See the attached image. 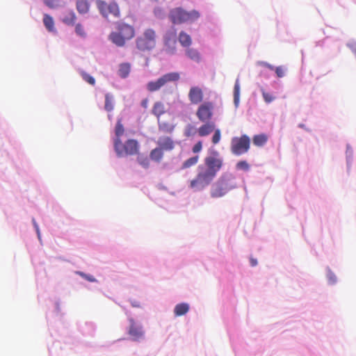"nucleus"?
I'll use <instances>...</instances> for the list:
<instances>
[{
	"mask_svg": "<svg viewBox=\"0 0 356 356\" xmlns=\"http://www.w3.org/2000/svg\"><path fill=\"white\" fill-rule=\"evenodd\" d=\"M223 164L216 153L204 159V165H199L195 177L190 181L189 187L193 191H201L208 186L216 177Z\"/></svg>",
	"mask_w": 356,
	"mask_h": 356,
	"instance_id": "1",
	"label": "nucleus"
},
{
	"mask_svg": "<svg viewBox=\"0 0 356 356\" xmlns=\"http://www.w3.org/2000/svg\"><path fill=\"white\" fill-rule=\"evenodd\" d=\"M236 187L234 177L231 174H223L212 184L210 195L213 198L222 197Z\"/></svg>",
	"mask_w": 356,
	"mask_h": 356,
	"instance_id": "2",
	"label": "nucleus"
},
{
	"mask_svg": "<svg viewBox=\"0 0 356 356\" xmlns=\"http://www.w3.org/2000/svg\"><path fill=\"white\" fill-rule=\"evenodd\" d=\"M115 31L110 33L109 40L118 47H123L126 42L135 36V29L133 26L124 22H117Z\"/></svg>",
	"mask_w": 356,
	"mask_h": 356,
	"instance_id": "3",
	"label": "nucleus"
},
{
	"mask_svg": "<svg viewBox=\"0 0 356 356\" xmlns=\"http://www.w3.org/2000/svg\"><path fill=\"white\" fill-rule=\"evenodd\" d=\"M157 34L152 28L145 29L136 39V47L139 51L146 52L153 50L156 45Z\"/></svg>",
	"mask_w": 356,
	"mask_h": 356,
	"instance_id": "4",
	"label": "nucleus"
},
{
	"mask_svg": "<svg viewBox=\"0 0 356 356\" xmlns=\"http://www.w3.org/2000/svg\"><path fill=\"white\" fill-rule=\"evenodd\" d=\"M200 17V13L197 10L187 12L181 8L172 9L169 13V18L172 24H180L188 22H193Z\"/></svg>",
	"mask_w": 356,
	"mask_h": 356,
	"instance_id": "5",
	"label": "nucleus"
},
{
	"mask_svg": "<svg viewBox=\"0 0 356 356\" xmlns=\"http://www.w3.org/2000/svg\"><path fill=\"white\" fill-rule=\"evenodd\" d=\"M114 149L120 157L135 155L138 153L139 144L135 139H128L124 143L121 139H114Z\"/></svg>",
	"mask_w": 356,
	"mask_h": 356,
	"instance_id": "6",
	"label": "nucleus"
},
{
	"mask_svg": "<svg viewBox=\"0 0 356 356\" xmlns=\"http://www.w3.org/2000/svg\"><path fill=\"white\" fill-rule=\"evenodd\" d=\"M180 79V75L178 72H170L163 74L158 79L149 81L147 84V89L148 91L153 92L159 90L162 87L165 86L169 82H175Z\"/></svg>",
	"mask_w": 356,
	"mask_h": 356,
	"instance_id": "7",
	"label": "nucleus"
},
{
	"mask_svg": "<svg viewBox=\"0 0 356 356\" xmlns=\"http://www.w3.org/2000/svg\"><path fill=\"white\" fill-rule=\"evenodd\" d=\"M250 139L247 135H242L241 137H234L231 142V151L234 155H241L250 149Z\"/></svg>",
	"mask_w": 356,
	"mask_h": 356,
	"instance_id": "8",
	"label": "nucleus"
},
{
	"mask_svg": "<svg viewBox=\"0 0 356 356\" xmlns=\"http://www.w3.org/2000/svg\"><path fill=\"white\" fill-rule=\"evenodd\" d=\"M96 4L99 11L104 17H108L109 15L120 17V11L116 3L111 2L108 3L104 1L97 0Z\"/></svg>",
	"mask_w": 356,
	"mask_h": 356,
	"instance_id": "9",
	"label": "nucleus"
},
{
	"mask_svg": "<svg viewBox=\"0 0 356 356\" xmlns=\"http://www.w3.org/2000/svg\"><path fill=\"white\" fill-rule=\"evenodd\" d=\"M213 109L214 105L211 102H204L198 106L195 114L200 122H209L213 118Z\"/></svg>",
	"mask_w": 356,
	"mask_h": 356,
	"instance_id": "10",
	"label": "nucleus"
},
{
	"mask_svg": "<svg viewBox=\"0 0 356 356\" xmlns=\"http://www.w3.org/2000/svg\"><path fill=\"white\" fill-rule=\"evenodd\" d=\"M165 50L168 53L174 54L177 44V31L175 28L166 31L163 35Z\"/></svg>",
	"mask_w": 356,
	"mask_h": 356,
	"instance_id": "11",
	"label": "nucleus"
},
{
	"mask_svg": "<svg viewBox=\"0 0 356 356\" xmlns=\"http://www.w3.org/2000/svg\"><path fill=\"white\" fill-rule=\"evenodd\" d=\"M130 326L128 330L129 336L134 341H138L144 336V332L141 325L136 323L134 319L129 320Z\"/></svg>",
	"mask_w": 356,
	"mask_h": 356,
	"instance_id": "12",
	"label": "nucleus"
},
{
	"mask_svg": "<svg viewBox=\"0 0 356 356\" xmlns=\"http://www.w3.org/2000/svg\"><path fill=\"white\" fill-rule=\"evenodd\" d=\"M204 93L202 88L198 86H193L188 92V99L191 104H197L202 102Z\"/></svg>",
	"mask_w": 356,
	"mask_h": 356,
	"instance_id": "13",
	"label": "nucleus"
},
{
	"mask_svg": "<svg viewBox=\"0 0 356 356\" xmlns=\"http://www.w3.org/2000/svg\"><path fill=\"white\" fill-rule=\"evenodd\" d=\"M158 147L163 151H171L175 147V143L171 138L168 136H161L159 138L157 142Z\"/></svg>",
	"mask_w": 356,
	"mask_h": 356,
	"instance_id": "14",
	"label": "nucleus"
},
{
	"mask_svg": "<svg viewBox=\"0 0 356 356\" xmlns=\"http://www.w3.org/2000/svg\"><path fill=\"white\" fill-rule=\"evenodd\" d=\"M215 127L213 122H205L197 129V132L200 137L207 136L215 130Z\"/></svg>",
	"mask_w": 356,
	"mask_h": 356,
	"instance_id": "15",
	"label": "nucleus"
},
{
	"mask_svg": "<svg viewBox=\"0 0 356 356\" xmlns=\"http://www.w3.org/2000/svg\"><path fill=\"white\" fill-rule=\"evenodd\" d=\"M166 109L165 105L161 102H156L154 104L152 113L155 115L157 118V120L160 119L161 116L165 113Z\"/></svg>",
	"mask_w": 356,
	"mask_h": 356,
	"instance_id": "16",
	"label": "nucleus"
},
{
	"mask_svg": "<svg viewBox=\"0 0 356 356\" xmlns=\"http://www.w3.org/2000/svg\"><path fill=\"white\" fill-rule=\"evenodd\" d=\"M43 24L47 30L49 32L55 33L56 29L55 28L54 20L51 16L48 14H44L43 15Z\"/></svg>",
	"mask_w": 356,
	"mask_h": 356,
	"instance_id": "17",
	"label": "nucleus"
},
{
	"mask_svg": "<svg viewBox=\"0 0 356 356\" xmlns=\"http://www.w3.org/2000/svg\"><path fill=\"white\" fill-rule=\"evenodd\" d=\"M76 8L79 14H86L90 10V3L88 2V0H77Z\"/></svg>",
	"mask_w": 356,
	"mask_h": 356,
	"instance_id": "18",
	"label": "nucleus"
},
{
	"mask_svg": "<svg viewBox=\"0 0 356 356\" xmlns=\"http://www.w3.org/2000/svg\"><path fill=\"white\" fill-rule=\"evenodd\" d=\"M178 40L181 45L184 47H188L192 44L191 37L184 31L179 33Z\"/></svg>",
	"mask_w": 356,
	"mask_h": 356,
	"instance_id": "19",
	"label": "nucleus"
},
{
	"mask_svg": "<svg viewBox=\"0 0 356 356\" xmlns=\"http://www.w3.org/2000/svg\"><path fill=\"white\" fill-rule=\"evenodd\" d=\"M189 310V305L188 303L183 302L177 304L174 309V313L176 316L185 315Z\"/></svg>",
	"mask_w": 356,
	"mask_h": 356,
	"instance_id": "20",
	"label": "nucleus"
},
{
	"mask_svg": "<svg viewBox=\"0 0 356 356\" xmlns=\"http://www.w3.org/2000/svg\"><path fill=\"white\" fill-rule=\"evenodd\" d=\"M131 71V65L129 63H123L120 64L118 69V75L122 78H127Z\"/></svg>",
	"mask_w": 356,
	"mask_h": 356,
	"instance_id": "21",
	"label": "nucleus"
},
{
	"mask_svg": "<svg viewBox=\"0 0 356 356\" xmlns=\"http://www.w3.org/2000/svg\"><path fill=\"white\" fill-rule=\"evenodd\" d=\"M158 127L159 131L164 132V133H172L175 126L171 123L165 122H161V120H158Z\"/></svg>",
	"mask_w": 356,
	"mask_h": 356,
	"instance_id": "22",
	"label": "nucleus"
},
{
	"mask_svg": "<svg viewBox=\"0 0 356 356\" xmlns=\"http://www.w3.org/2000/svg\"><path fill=\"white\" fill-rule=\"evenodd\" d=\"M149 157L152 161L159 163L163 157V151L159 147H156L150 152Z\"/></svg>",
	"mask_w": 356,
	"mask_h": 356,
	"instance_id": "23",
	"label": "nucleus"
},
{
	"mask_svg": "<svg viewBox=\"0 0 356 356\" xmlns=\"http://www.w3.org/2000/svg\"><path fill=\"white\" fill-rule=\"evenodd\" d=\"M267 140L268 136L265 134L255 135L252 138L253 144L257 147L264 146Z\"/></svg>",
	"mask_w": 356,
	"mask_h": 356,
	"instance_id": "24",
	"label": "nucleus"
},
{
	"mask_svg": "<svg viewBox=\"0 0 356 356\" xmlns=\"http://www.w3.org/2000/svg\"><path fill=\"white\" fill-rule=\"evenodd\" d=\"M76 16L74 11L70 10L67 15L63 17V22L68 26H72L75 24Z\"/></svg>",
	"mask_w": 356,
	"mask_h": 356,
	"instance_id": "25",
	"label": "nucleus"
},
{
	"mask_svg": "<svg viewBox=\"0 0 356 356\" xmlns=\"http://www.w3.org/2000/svg\"><path fill=\"white\" fill-rule=\"evenodd\" d=\"M113 97L112 95L107 93L105 95L104 108L107 111H111L113 109Z\"/></svg>",
	"mask_w": 356,
	"mask_h": 356,
	"instance_id": "26",
	"label": "nucleus"
},
{
	"mask_svg": "<svg viewBox=\"0 0 356 356\" xmlns=\"http://www.w3.org/2000/svg\"><path fill=\"white\" fill-rule=\"evenodd\" d=\"M240 97V83L238 79L236 80L234 88V102L236 106H238Z\"/></svg>",
	"mask_w": 356,
	"mask_h": 356,
	"instance_id": "27",
	"label": "nucleus"
},
{
	"mask_svg": "<svg viewBox=\"0 0 356 356\" xmlns=\"http://www.w3.org/2000/svg\"><path fill=\"white\" fill-rule=\"evenodd\" d=\"M124 129L123 127V124H122L121 120L119 119L117 121L115 129V139H120V137L124 134Z\"/></svg>",
	"mask_w": 356,
	"mask_h": 356,
	"instance_id": "28",
	"label": "nucleus"
},
{
	"mask_svg": "<svg viewBox=\"0 0 356 356\" xmlns=\"http://www.w3.org/2000/svg\"><path fill=\"white\" fill-rule=\"evenodd\" d=\"M186 55L192 60H195V61H197V62H199L200 60V54L199 52L195 49H192V48H189L186 50Z\"/></svg>",
	"mask_w": 356,
	"mask_h": 356,
	"instance_id": "29",
	"label": "nucleus"
},
{
	"mask_svg": "<svg viewBox=\"0 0 356 356\" xmlns=\"http://www.w3.org/2000/svg\"><path fill=\"white\" fill-rule=\"evenodd\" d=\"M199 161V156L196 155L186 159L182 165L183 168H188L193 165H195Z\"/></svg>",
	"mask_w": 356,
	"mask_h": 356,
	"instance_id": "30",
	"label": "nucleus"
},
{
	"mask_svg": "<svg viewBox=\"0 0 356 356\" xmlns=\"http://www.w3.org/2000/svg\"><path fill=\"white\" fill-rule=\"evenodd\" d=\"M137 161L140 165H142L145 168H148L149 167V159L147 156L143 155H138L137 157Z\"/></svg>",
	"mask_w": 356,
	"mask_h": 356,
	"instance_id": "31",
	"label": "nucleus"
},
{
	"mask_svg": "<svg viewBox=\"0 0 356 356\" xmlns=\"http://www.w3.org/2000/svg\"><path fill=\"white\" fill-rule=\"evenodd\" d=\"M75 33L81 38H86V33L84 30L83 26L80 24H75Z\"/></svg>",
	"mask_w": 356,
	"mask_h": 356,
	"instance_id": "32",
	"label": "nucleus"
},
{
	"mask_svg": "<svg viewBox=\"0 0 356 356\" xmlns=\"http://www.w3.org/2000/svg\"><path fill=\"white\" fill-rule=\"evenodd\" d=\"M196 133V130L194 128V127L191 124H188L184 130V135L186 137H191L193 135H195Z\"/></svg>",
	"mask_w": 356,
	"mask_h": 356,
	"instance_id": "33",
	"label": "nucleus"
},
{
	"mask_svg": "<svg viewBox=\"0 0 356 356\" xmlns=\"http://www.w3.org/2000/svg\"><path fill=\"white\" fill-rule=\"evenodd\" d=\"M238 170H242L244 171H248L250 169V165L246 161H240L236 163V165Z\"/></svg>",
	"mask_w": 356,
	"mask_h": 356,
	"instance_id": "34",
	"label": "nucleus"
},
{
	"mask_svg": "<svg viewBox=\"0 0 356 356\" xmlns=\"http://www.w3.org/2000/svg\"><path fill=\"white\" fill-rule=\"evenodd\" d=\"M81 76L84 81H86V82H88L89 84H90L92 86H95V79L92 76H90V74H88L86 72H82Z\"/></svg>",
	"mask_w": 356,
	"mask_h": 356,
	"instance_id": "35",
	"label": "nucleus"
},
{
	"mask_svg": "<svg viewBox=\"0 0 356 356\" xmlns=\"http://www.w3.org/2000/svg\"><path fill=\"white\" fill-rule=\"evenodd\" d=\"M220 138H221L220 130L219 129H215L214 134L213 135V137H212V143L214 145H216L220 142Z\"/></svg>",
	"mask_w": 356,
	"mask_h": 356,
	"instance_id": "36",
	"label": "nucleus"
},
{
	"mask_svg": "<svg viewBox=\"0 0 356 356\" xmlns=\"http://www.w3.org/2000/svg\"><path fill=\"white\" fill-rule=\"evenodd\" d=\"M262 96L264 99V101L266 103H270L275 99V97H273L270 93L267 92L264 90H262Z\"/></svg>",
	"mask_w": 356,
	"mask_h": 356,
	"instance_id": "37",
	"label": "nucleus"
},
{
	"mask_svg": "<svg viewBox=\"0 0 356 356\" xmlns=\"http://www.w3.org/2000/svg\"><path fill=\"white\" fill-rule=\"evenodd\" d=\"M76 274L79 275L81 277H82L83 278L86 279V280H88L90 282H96V279L92 275H87L81 271L76 272Z\"/></svg>",
	"mask_w": 356,
	"mask_h": 356,
	"instance_id": "38",
	"label": "nucleus"
},
{
	"mask_svg": "<svg viewBox=\"0 0 356 356\" xmlns=\"http://www.w3.org/2000/svg\"><path fill=\"white\" fill-rule=\"evenodd\" d=\"M44 3L47 7L50 8H54L58 6L57 0H44Z\"/></svg>",
	"mask_w": 356,
	"mask_h": 356,
	"instance_id": "39",
	"label": "nucleus"
},
{
	"mask_svg": "<svg viewBox=\"0 0 356 356\" xmlns=\"http://www.w3.org/2000/svg\"><path fill=\"white\" fill-rule=\"evenodd\" d=\"M275 73L279 78H282L285 74V69L282 66H278L275 68Z\"/></svg>",
	"mask_w": 356,
	"mask_h": 356,
	"instance_id": "40",
	"label": "nucleus"
},
{
	"mask_svg": "<svg viewBox=\"0 0 356 356\" xmlns=\"http://www.w3.org/2000/svg\"><path fill=\"white\" fill-rule=\"evenodd\" d=\"M202 149V143L201 141H198L193 147V152L198 153Z\"/></svg>",
	"mask_w": 356,
	"mask_h": 356,
	"instance_id": "41",
	"label": "nucleus"
},
{
	"mask_svg": "<svg viewBox=\"0 0 356 356\" xmlns=\"http://www.w3.org/2000/svg\"><path fill=\"white\" fill-rule=\"evenodd\" d=\"M250 261L252 266H256L257 265V260L254 258L251 257Z\"/></svg>",
	"mask_w": 356,
	"mask_h": 356,
	"instance_id": "42",
	"label": "nucleus"
},
{
	"mask_svg": "<svg viewBox=\"0 0 356 356\" xmlns=\"http://www.w3.org/2000/svg\"><path fill=\"white\" fill-rule=\"evenodd\" d=\"M131 305L134 307H140V302H138V301H136V300L131 301Z\"/></svg>",
	"mask_w": 356,
	"mask_h": 356,
	"instance_id": "43",
	"label": "nucleus"
},
{
	"mask_svg": "<svg viewBox=\"0 0 356 356\" xmlns=\"http://www.w3.org/2000/svg\"><path fill=\"white\" fill-rule=\"evenodd\" d=\"M264 65L266 67H268L270 70H274L273 66H272V65H270V64L264 63Z\"/></svg>",
	"mask_w": 356,
	"mask_h": 356,
	"instance_id": "44",
	"label": "nucleus"
},
{
	"mask_svg": "<svg viewBox=\"0 0 356 356\" xmlns=\"http://www.w3.org/2000/svg\"><path fill=\"white\" fill-rule=\"evenodd\" d=\"M147 99H145L142 102V106H144L145 108L147 107Z\"/></svg>",
	"mask_w": 356,
	"mask_h": 356,
	"instance_id": "45",
	"label": "nucleus"
}]
</instances>
